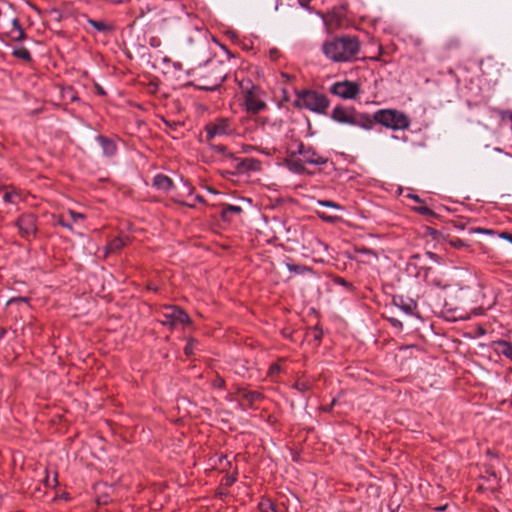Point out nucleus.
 <instances>
[{"label": "nucleus", "instance_id": "obj_25", "mask_svg": "<svg viewBox=\"0 0 512 512\" xmlns=\"http://www.w3.org/2000/svg\"><path fill=\"white\" fill-rule=\"evenodd\" d=\"M69 216L71 217L72 221L76 223L78 220L84 219V215L78 212H74L72 210H69L68 212Z\"/></svg>", "mask_w": 512, "mask_h": 512}, {"label": "nucleus", "instance_id": "obj_38", "mask_svg": "<svg viewBox=\"0 0 512 512\" xmlns=\"http://www.w3.org/2000/svg\"><path fill=\"white\" fill-rule=\"evenodd\" d=\"M252 46H253V42L249 41V43L243 44V49H252Z\"/></svg>", "mask_w": 512, "mask_h": 512}, {"label": "nucleus", "instance_id": "obj_34", "mask_svg": "<svg viewBox=\"0 0 512 512\" xmlns=\"http://www.w3.org/2000/svg\"><path fill=\"white\" fill-rule=\"evenodd\" d=\"M390 322H391V324H392L394 327H398V328H401V327H402V323H401L398 319L390 318Z\"/></svg>", "mask_w": 512, "mask_h": 512}, {"label": "nucleus", "instance_id": "obj_8", "mask_svg": "<svg viewBox=\"0 0 512 512\" xmlns=\"http://www.w3.org/2000/svg\"><path fill=\"white\" fill-rule=\"evenodd\" d=\"M331 118L342 124L356 125L358 121L355 118V115L352 110L346 109L341 106H337L333 109Z\"/></svg>", "mask_w": 512, "mask_h": 512}, {"label": "nucleus", "instance_id": "obj_19", "mask_svg": "<svg viewBox=\"0 0 512 512\" xmlns=\"http://www.w3.org/2000/svg\"><path fill=\"white\" fill-rule=\"evenodd\" d=\"M301 160L291 159L288 161L289 169L294 173H302L304 171V166Z\"/></svg>", "mask_w": 512, "mask_h": 512}, {"label": "nucleus", "instance_id": "obj_18", "mask_svg": "<svg viewBox=\"0 0 512 512\" xmlns=\"http://www.w3.org/2000/svg\"><path fill=\"white\" fill-rule=\"evenodd\" d=\"M258 511L261 512H275L274 505L270 499L262 498L260 502H258Z\"/></svg>", "mask_w": 512, "mask_h": 512}, {"label": "nucleus", "instance_id": "obj_43", "mask_svg": "<svg viewBox=\"0 0 512 512\" xmlns=\"http://www.w3.org/2000/svg\"><path fill=\"white\" fill-rule=\"evenodd\" d=\"M279 0H275V9L278 8Z\"/></svg>", "mask_w": 512, "mask_h": 512}, {"label": "nucleus", "instance_id": "obj_2", "mask_svg": "<svg viewBox=\"0 0 512 512\" xmlns=\"http://www.w3.org/2000/svg\"><path fill=\"white\" fill-rule=\"evenodd\" d=\"M360 51V42L355 36H341L327 39L322 44V52L332 62H351Z\"/></svg>", "mask_w": 512, "mask_h": 512}, {"label": "nucleus", "instance_id": "obj_44", "mask_svg": "<svg viewBox=\"0 0 512 512\" xmlns=\"http://www.w3.org/2000/svg\"><path fill=\"white\" fill-rule=\"evenodd\" d=\"M445 507H446V506L438 507V508H437V510L442 511V510H444V509H445Z\"/></svg>", "mask_w": 512, "mask_h": 512}, {"label": "nucleus", "instance_id": "obj_47", "mask_svg": "<svg viewBox=\"0 0 512 512\" xmlns=\"http://www.w3.org/2000/svg\"><path fill=\"white\" fill-rule=\"evenodd\" d=\"M273 127H275L277 130H279V127L276 126V124H273Z\"/></svg>", "mask_w": 512, "mask_h": 512}, {"label": "nucleus", "instance_id": "obj_21", "mask_svg": "<svg viewBox=\"0 0 512 512\" xmlns=\"http://www.w3.org/2000/svg\"><path fill=\"white\" fill-rule=\"evenodd\" d=\"M241 211V208L234 205H227L223 208L222 214L224 218H227L229 213H238Z\"/></svg>", "mask_w": 512, "mask_h": 512}, {"label": "nucleus", "instance_id": "obj_36", "mask_svg": "<svg viewBox=\"0 0 512 512\" xmlns=\"http://www.w3.org/2000/svg\"><path fill=\"white\" fill-rule=\"evenodd\" d=\"M500 237L508 240L509 242H512V234L502 233V234H500Z\"/></svg>", "mask_w": 512, "mask_h": 512}, {"label": "nucleus", "instance_id": "obj_28", "mask_svg": "<svg viewBox=\"0 0 512 512\" xmlns=\"http://www.w3.org/2000/svg\"><path fill=\"white\" fill-rule=\"evenodd\" d=\"M58 224L64 228L72 230V224L65 221V219L63 217L59 219Z\"/></svg>", "mask_w": 512, "mask_h": 512}, {"label": "nucleus", "instance_id": "obj_26", "mask_svg": "<svg viewBox=\"0 0 512 512\" xmlns=\"http://www.w3.org/2000/svg\"><path fill=\"white\" fill-rule=\"evenodd\" d=\"M469 233H481L492 235L493 231L485 228H470Z\"/></svg>", "mask_w": 512, "mask_h": 512}, {"label": "nucleus", "instance_id": "obj_17", "mask_svg": "<svg viewBox=\"0 0 512 512\" xmlns=\"http://www.w3.org/2000/svg\"><path fill=\"white\" fill-rule=\"evenodd\" d=\"M13 55L24 61H31V54L25 47H18L13 50Z\"/></svg>", "mask_w": 512, "mask_h": 512}, {"label": "nucleus", "instance_id": "obj_6", "mask_svg": "<svg viewBox=\"0 0 512 512\" xmlns=\"http://www.w3.org/2000/svg\"><path fill=\"white\" fill-rule=\"evenodd\" d=\"M330 91L341 98L353 99L358 95L360 90L357 83L351 81H343L334 83L331 86Z\"/></svg>", "mask_w": 512, "mask_h": 512}, {"label": "nucleus", "instance_id": "obj_39", "mask_svg": "<svg viewBox=\"0 0 512 512\" xmlns=\"http://www.w3.org/2000/svg\"><path fill=\"white\" fill-rule=\"evenodd\" d=\"M264 107H265V104H264L262 101H260V100L258 99V112H260L261 110H263V109H264Z\"/></svg>", "mask_w": 512, "mask_h": 512}, {"label": "nucleus", "instance_id": "obj_45", "mask_svg": "<svg viewBox=\"0 0 512 512\" xmlns=\"http://www.w3.org/2000/svg\"><path fill=\"white\" fill-rule=\"evenodd\" d=\"M261 152L264 154H269V151H267V150H261Z\"/></svg>", "mask_w": 512, "mask_h": 512}, {"label": "nucleus", "instance_id": "obj_4", "mask_svg": "<svg viewBox=\"0 0 512 512\" xmlns=\"http://www.w3.org/2000/svg\"><path fill=\"white\" fill-rule=\"evenodd\" d=\"M295 105L299 108H305L312 112L322 114L325 113L329 106L328 98L315 91L305 90L297 93Z\"/></svg>", "mask_w": 512, "mask_h": 512}, {"label": "nucleus", "instance_id": "obj_16", "mask_svg": "<svg viewBox=\"0 0 512 512\" xmlns=\"http://www.w3.org/2000/svg\"><path fill=\"white\" fill-rule=\"evenodd\" d=\"M126 245V240L122 237H116L112 239L107 245V251L109 253H116L120 251Z\"/></svg>", "mask_w": 512, "mask_h": 512}, {"label": "nucleus", "instance_id": "obj_31", "mask_svg": "<svg viewBox=\"0 0 512 512\" xmlns=\"http://www.w3.org/2000/svg\"><path fill=\"white\" fill-rule=\"evenodd\" d=\"M45 482L47 486H55L57 484L56 476H54L51 480L49 477H47Z\"/></svg>", "mask_w": 512, "mask_h": 512}, {"label": "nucleus", "instance_id": "obj_46", "mask_svg": "<svg viewBox=\"0 0 512 512\" xmlns=\"http://www.w3.org/2000/svg\"><path fill=\"white\" fill-rule=\"evenodd\" d=\"M196 198H197L198 201H202V197L201 196L198 195Z\"/></svg>", "mask_w": 512, "mask_h": 512}, {"label": "nucleus", "instance_id": "obj_32", "mask_svg": "<svg viewBox=\"0 0 512 512\" xmlns=\"http://www.w3.org/2000/svg\"><path fill=\"white\" fill-rule=\"evenodd\" d=\"M319 217H321L323 220L332 222L334 221L335 217L325 215L324 213H318Z\"/></svg>", "mask_w": 512, "mask_h": 512}, {"label": "nucleus", "instance_id": "obj_13", "mask_svg": "<svg viewBox=\"0 0 512 512\" xmlns=\"http://www.w3.org/2000/svg\"><path fill=\"white\" fill-rule=\"evenodd\" d=\"M153 185L157 189L169 191L173 186V182L168 176L164 174H157L153 179Z\"/></svg>", "mask_w": 512, "mask_h": 512}, {"label": "nucleus", "instance_id": "obj_1", "mask_svg": "<svg viewBox=\"0 0 512 512\" xmlns=\"http://www.w3.org/2000/svg\"><path fill=\"white\" fill-rule=\"evenodd\" d=\"M239 91L237 98L241 107L237 129L227 118H220L206 125L208 140L215 137L232 135L235 131L247 139L254 140L256 135V86L250 78L237 76Z\"/></svg>", "mask_w": 512, "mask_h": 512}, {"label": "nucleus", "instance_id": "obj_15", "mask_svg": "<svg viewBox=\"0 0 512 512\" xmlns=\"http://www.w3.org/2000/svg\"><path fill=\"white\" fill-rule=\"evenodd\" d=\"M194 28H195L196 36L188 37L189 43L204 41L206 31H204L203 23L199 19H196V21L194 23Z\"/></svg>", "mask_w": 512, "mask_h": 512}, {"label": "nucleus", "instance_id": "obj_27", "mask_svg": "<svg viewBox=\"0 0 512 512\" xmlns=\"http://www.w3.org/2000/svg\"><path fill=\"white\" fill-rule=\"evenodd\" d=\"M357 125H359V123ZM360 126L367 130L371 129L372 128L371 119L369 117L365 116L364 121H363V123L360 124Z\"/></svg>", "mask_w": 512, "mask_h": 512}, {"label": "nucleus", "instance_id": "obj_9", "mask_svg": "<svg viewBox=\"0 0 512 512\" xmlns=\"http://www.w3.org/2000/svg\"><path fill=\"white\" fill-rule=\"evenodd\" d=\"M17 225L21 235L24 237H30L36 231V220L32 214L21 216L17 221Z\"/></svg>", "mask_w": 512, "mask_h": 512}, {"label": "nucleus", "instance_id": "obj_35", "mask_svg": "<svg viewBox=\"0 0 512 512\" xmlns=\"http://www.w3.org/2000/svg\"><path fill=\"white\" fill-rule=\"evenodd\" d=\"M452 245H453L454 247L460 248V247H463V246H464V243H463V241H462V240L457 239V240H455V241H453V242H452Z\"/></svg>", "mask_w": 512, "mask_h": 512}, {"label": "nucleus", "instance_id": "obj_3", "mask_svg": "<svg viewBox=\"0 0 512 512\" xmlns=\"http://www.w3.org/2000/svg\"><path fill=\"white\" fill-rule=\"evenodd\" d=\"M373 119L378 124L393 131L406 130L410 127L408 116L396 109H380L374 113Z\"/></svg>", "mask_w": 512, "mask_h": 512}, {"label": "nucleus", "instance_id": "obj_14", "mask_svg": "<svg viewBox=\"0 0 512 512\" xmlns=\"http://www.w3.org/2000/svg\"><path fill=\"white\" fill-rule=\"evenodd\" d=\"M9 34L13 41H23L26 38V34L17 18L12 20V29Z\"/></svg>", "mask_w": 512, "mask_h": 512}, {"label": "nucleus", "instance_id": "obj_5", "mask_svg": "<svg viewBox=\"0 0 512 512\" xmlns=\"http://www.w3.org/2000/svg\"><path fill=\"white\" fill-rule=\"evenodd\" d=\"M159 314L163 318L160 322L171 329L178 324L190 323L188 314L177 306L165 305L160 309Z\"/></svg>", "mask_w": 512, "mask_h": 512}, {"label": "nucleus", "instance_id": "obj_22", "mask_svg": "<svg viewBox=\"0 0 512 512\" xmlns=\"http://www.w3.org/2000/svg\"><path fill=\"white\" fill-rule=\"evenodd\" d=\"M17 198H19V194L17 192H6L3 196V200L6 203H16Z\"/></svg>", "mask_w": 512, "mask_h": 512}, {"label": "nucleus", "instance_id": "obj_20", "mask_svg": "<svg viewBox=\"0 0 512 512\" xmlns=\"http://www.w3.org/2000/svg\"><path fill=\"white\" fill-rule=\"evenodd\" d=\"M89 24L94 27L97 31H106L108 30V26L101 22V21H96V20H92V19H89L88 20Z\"/></svg>", "mask_w": 512, "mask_h": 512}, {"label": "nucleus", "instance_id": "obj_12", "mask_svg": "<svg viewBox=\"0 0 512 512\" xmlns=\"http://www.w3.org/2000/svg\"><path fill=\"white\" fill-rule=\"evenodd\" d=\"M97 141L99 142L102 150H103V154L105 156H113L115 153H116V144L114 143V141L104 137V136H97Z\"/></svg>", "mask_w": 512, "mask_h": 512}, {"label": "nucleus", "instance_id": "obj_42", "mask_svg": "<svg viewBox=\"0 0 512 512\" xmlns=\"http://www.w3.org/2000/svg\"><path fill=\"white\" fill-rule=\"evenodd\" d=\"M223 384H224V381L222 379H218L217 382H216V385L218 387H222Z\"/></svg>", "mask_w": 512, "mask_h": 512}, {"label": "nucleus", "instance_id": "obj_24", "mask_svg": "<svg viewBox=\"0 0 512 512\" xmlns=\"http://www.w3.org/2000/svg\"><path fill=\"white\" fill-rule=\"evenodd\" d=\"M318 204L323 207H329L334 209H340L341 207L333 201H318Z\"/></svg>", "mask_w": 512, "mask_h": 512}, {"label": "nucleus", "instance_id": "obj_29", "mask_svg": "<svg viewBox=\"0 0 512 512\" xmlns=\"http://www.w3.org/2000/svg\"><path fill=\"white\" fill-rule=\"evenodd\" d=\"M185 354L190 355L193 353V343L189 342L184 348Z\"/></svg>", "mask_w": 512, "mask_h": 512}, {"label": "nucleus", "instance_id": "obj_30", "mask_svg": "<svg viewBox=\"0 0 512 512\" xmlns=\"http://www.w3.org/2000/svg\"><path fill=\"white\" fill-rule=\"evenodd\" d=\"M360 253H363L369 257L377 258L376 254L368 249L359 250Z\"/></svg>", "mask_w": 512, "mask_h": 512}, {"label": "nucleus", "instance_id": "obj_10", "mask_svg": "<svg viewBox=\"0 0 512 512\" xmlns=\"http://www.w3.org/2000/svg\"><path fill=\"white\" fill-rule=\"evenodd\" d=\"M492 349L497 355H502L512 361V344L505 340L492 342Z\"/></svg>", "mask_w": 512, "mask_h": 512}, {"label": "nucleus", "instance_id": "obj_40", "mask_svg": "<svg viewBox=\"0 0 512 512\" xmlns=\"http://www.w3.org/2000/svg\"><path fill=\"white\" fill-rule=\"evenodd\" d=\"M13 301H25V299H24V298H12V299H10V300L8 301V304H10V303H11V302H13Z\"/></svg>", "mask_w": 512, "mask_h": 512}, {"label": "nucleus", "instance_id": "obj_11", "mask_svg": "<svg viewBox=\"0 0 512 512\" xmlns=\"http://www.w3.org/2000/svg\"><path fill=\"white\" fill-rule=\"evenodd\" d=\"M393 303L407 315L413 314L414 309L416 308V304L413 300H405L403 297H395L393 299Z\"/></svg>", "mask_w": 512, "mask_h": 512}, {"label": "nucleus", "instance_id": "obj_37", "mask_svg": "<svg viewBox=\"0 0 512 512\" xmlns=\"http://www.w3.org/2000/svg\"><path fill=\"white\" fill-rule=\"evenodd\" d=\"M302 7H306L312 0H298Z\"/></svg>", "mask_w": 512, "mask_h": 512}, {"label": "nucleus", "instance_id": "obj_33", "mask_svg": "<svg viewBox=\"0 0 512 512\" xmlns=\"http://www.w3.org/2000/svg\"><path fill=\"white\" fill-rule=\"evenodd\" d=\"M279 371V367L277 365H273L269 368V374L271 376H274L275 374H277Z\"/></svg>", "mask_w": 512, "mask_h": 512}, {"label": "nucleus", "instance_id": "obj_23", "mask_svg": "<svg viewBox=\"0 0 512 512\" xmlns=\"http://www.w3.org/2000/svg\"><path fill=\"white\" fill-rule=\"evenodd\" d=\"M287 268L290 272H294V273H303L304 271H307L308 269L304 266H299V265H295V264H287Z\"/></svg>", "mask_w": 512, "mask_h": 512}, {"label": "nucleus", "instance_id": "obj_41", "mask_svg": "<svg viewBox=\"0 0 512 512\" xmlns=\"http://www.w3.org/2000/svg\"><path fill=\"white\" fill-rule=\"evenodd\" d=\"M6 334V330L4 328H0V339L3 338Z\"/></svg>", "mask_w": 512, "mask_h": 512}, {"label": "nucleus", "instance_id": "obj_7", "mask_svg": "<svg viewBox=\"0 0 512 512\" xmlns=\"http://www.w3.org/2000/svg\"><path fill=\"white\" fill-rule=\"evenodd\" d=\"M298 153L302 156V161L311 165H322L326 163L327 159L319 155L313 148L306 147L300 144Z\"/></svg>", "mask_w": 512, "mask_h": 512}]
</instances>
